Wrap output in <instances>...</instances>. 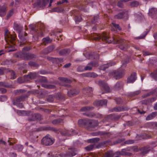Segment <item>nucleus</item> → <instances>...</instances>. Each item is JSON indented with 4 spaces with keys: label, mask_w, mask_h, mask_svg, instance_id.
I'll return each instance as SVG.
<instances>
[{
    "label": "nucleus",
    "mask_w": 157,
    "mask_h": 157,
    "mask_svg": "<svg viewBox=\"0 0 157 157\" xmlns=\"http://www.w3.org/2000/svg\"><path fill=\"white\" fill-rule=\"evenodd\" d=\"M90 36V39L93 40L97 41L101 39L102 41L109 44L112 42L114 44H121L118 45L119 48L123 50H126L127 49V47L123 43V40L117 36L111 38L105 33H103L101 35L96 33L91 34Z\"/></svg>",
    "instance_id": "1"
},
{
    "label": "nucleus",
    "mask_w": 157,
    "mask_h": 157,
    "mask_svg": "<svg viewBox=\"0 0 157 157\" xmlns=\"http://www.w3.org/2000/svg\"><path fill=\"white\" fill-rule=\"evenodd\" d=\"M78 123L89 130H91L92 128H94L98 125L96 121L89 119L84 120L80 119L78 121Z\"/></svg>",
    "instance_id": "2"
},
{
    "label": "nucleus",
    "mask_w": 157,
    "mask_h": 157,
    "mask_svg": "<svg viewBox=\"0 0 157 157\" xmlns=\"http://www.w3.org/2000/svg\"><path fill=\"white\" fill-rule=\"evenodd\" d=\"M124 70L121 68H119L117 70H114L109 74V76H113V78L116 79H119L121 78L124 75Z\"/></svg>",
    "instance_id": "3"
},
{
    "label": "nucleus",
    "mask_w": 157,
    "mask_h": 157,
    "mask_svg": "<svg viewBox=\"0 0 157 157\" xmlns=\"http://www.w3.org/2000/svg\"><path fill=\"white\" fill-rule=\"evenodd\" d=\"M18 56L22 59L27 60H29L36 58V56L33 54L25 53L22 50V52L20 53Z\"/></svg>",
    "instance_id": "4"
},
{
    "label": "nucleus",
    "mask_w": 157,
    "mask_h": 157,
    "mask_svg": "<svg viewBox=\"0 0 157 157\" xmlns=\"http://www.w3.org/2000/svg\"><path fill=\"white\" fill-rule=\"evenodd\" d=\"M55 141V139L51 138L49 135H47L42 139L41 143L45 146H50L54 143Z\"/></svg>",
    "instance_id": "5"
},
{
    "label": "nucleus",
    "mask_w": 157,
    "mask_h": 157,
    "mask_svg": "<svg viewBox=\"0 0 157 157\" xmlns=\"http://www.w3.org/2000/svg\"><path fill=\"white\" fill-rule=\"evenodd\" d=\"M5 36L6 41L8 40L12 42L13 41L15 40L16 36L15 34L13 35L10 34L9 30L6 29L5 31Z\"/></svg>",
    "instance_id": "6"
},
{
    "label": "nucleus",
    "mask_w": 157,
    "mask_h": 157,
    "mask_svg": "<svg viewBox=\"0 0 157 157\" xmlns=\"http://www.w3.org/2000/svg\"><path fill=\"white\" fill-rule=\"evenodd\" d=\"M49 0H37L36 2L34 4V6L35 7H45L47 5Z\"/></svg>",
    "instance_id": "7"
},
{
    "label": "nucleus",
    "mask_w": 157,
    "mask_h": 157,
    "mask_svg": "<svg viewBox=\"0 0 157 157\" xmlns=\"http://www.w3.org/2000/svg\"><path fill=\"white\" fill-rule=\"evenodd\" d=\"M69 151L66 152L65 154H63L62 156L72 157L76 154V150L75 148H69Z\"/></svg>",
    "instance_id": "8"
},
{
    "label": "nucleus",
    "mask_w": 157,
    "mask_h": 157,
    "mask_svg": "<svg viewBox=\"0 0 157 157\" xmlns=\"http://www.w3.org/2000/svg\"><path fill=\"white\" fill-rule=\"evenodd\" d=\"M79 90L78 88H72L68 90L67 94L68 96L71 97L78 94Z\"/></svg>",
    "instance_id": "9"
},
{
    "label": "nucleus",
    "mask_w": 157,
    "mask_h": 157,
    "mask_svg": "<svg viewBox=\"0 0 157 157\" xmlns=\"http://www.w3.org/2000/svg\"><path fill=\"white\" fill-rule=\"evenodd\" d=\"M27 34L25 32L24 35L19 34V37L20 39V40L21 44H20V46H21L25 44V43L26 42V40L27 39Z\"/></svg>",
    "instance_id": "10"
},
{
    "label": "nucleus",
    "mask_w": 157,
    "mask_h": 157,
    "mask_svg": "<svg viewBox=\"0 0 157 157\" xmlns=\"http://www.w3.org/2000/svg\"><path fill=\"white\" fill-rule=\"evenodd\" d=\"M127 13L125 10H124L122 12L119 13L114 16L115 19H122L127 16Z\"/></svg>",
    "instance_id": "11"
},
{
    "label": "nucleus",
    "mask_w": 157,
    "mask_h": 157,
    "mask_svg": "<svg viewBox=\"0 0 157 157\" xmlns=\"http://www.w3.org/2000/svg\"><path fill=\"white\" fill-rule=\"evenodd\" d=\"M98 84L105 91L107 92L109 91L110 88L105 82L102 80H100L99 81Z\"/></svg>",
    "instance_id": "12"
},
{
    "label": "nucleus",
    "mask_w": 157,
    "mask_h": 157,
    "mask_svg": "<svg viewBox=\"0 0 157 157\" xmlns=\"http://www.w3.org/2000/svg\"><path fill=\"white\" fill-rule=\"evenodd\" d=\"M98 66V62H92L89 63L84 68V70H91L93 67H97Z\"/></svg>",
    "instance_id": "13"
},
{
    "label": "nucleus",
    "mask_w": 157,
    "mask_h": 157,
    "mask_svg": "<svg viewBox=\"0 0 157 157\" xmlns=\"http://www.w3.org/2000/svg\"><path fill=\"white\" fill-rule=\"evenodd\" d=\"M107 101L106 100H103L95 101L93 103V105L95 106H103L106 105Z\"/></svg>",
    "instance_id": "14"
},
{
    "label": "nucleus",
    "mask_w": 157,
    "mask_h": 157,
    "mask_svg": "<svg viewBox=\"0 0 157 157\" xmlns=\"http://www.w3.org/2000/svg\"><path fill=\"white\" fill-rule=\"evenodd\" d=\"M136 73L135 72L132 73L131 75L127 79V83H133L136 79Z\"/></svg>",
    "instance_id": "15"
},
{
    "label": "nucleus",
    "mask_w": 157,
    "mask_h": 157,
    "mask_svg": "<svg viewBox=\"0 0 157 157\" xmlns=\"http://www.w3.org/2000/svg\"><path fill=\"white\" fill-rule=\"evenodd\" d=\"M30 29L31 30L33 31L34 33H38V34H37V36H33V37L35 38V39H34V41H37L38 39V36H40V34H39V32H37L36 31L37 29H36V27L35 25H30L29 26Z\"/></svg>",
    "instance_id": "16"
},
{
    "label": "nucleus",
    "mask_w": 157,
    "mask_h": 157,
    "mask_svg": "<svg viewBox=\"0 0 157 157\" xmlns=\"http://www.w3.org/2000/svg\"><path fill=\"white\" fill-rule=\"evenodd\" d=\"M55 47L54 46H50L47 48L44 49L41 52V53L43 54H47L52 52L54 49Z\"/></svg>",
    "instance_id": "17"
},
{
    "label": "nucleus",
    "mask_w": 157,
    "mask_h": 157,
    "mask_svg": "<svg viewBox=\"0 0 157 157\" xmlns=\"http://www.w3.org/2000/svg\"><path fill=\"white\" fill-rule=\"evenodd\" d=\"M28 96L26 94H24L18 96L16 98L15 101L17 102H19L24 101L25 99L27 98Z\"/></svg>",
    "instance_id": "18"
},
{
    "label": "nucleus",
    "mask_w": 157,
    "mask_h": 157,
    "mask_svg": "<svg viewBox=\"0 0 157 157\" xmlns=\"http://www.w3.org/2000/svg\"><path fill=\"white\" fill-rule=\"evenodd\" d=\"M13 28L19 34L20 33L22 29V27L20 25L16 23H14Z\"/></svg>",
    "instance_id": "19"
},
{
    "label": "nucleus",
    "mask_w": 157,
    "mask_h": 157,
    "mask_svg": "<svg viewBox=\"0 0 157 157\" xmlns=\"http://www.w3.org/2000/svg\"><path fill=\"white\" fill-rule=\"evenodd\" d=\"M121 116L116 115L113 114H110L107 116V118L113 120H117L121 117Z\"/></svg>",
    "instance_id": "20"
},
{
    "label": "nucleus",
    "mask_w": 157,
    "mask_h": 157,
    "mask_svg": "<svg viewBox=\"0 0 157 157\" xmlns=\"http://www.w3.org/2000/svg\"><path fill=\"white\" fill-rule=\"evenodd\" d=\"M157 115V112H155L152 113L148 115L146 117V120L149 121L153 119Z\"/></svg>",
    "instance_id": "21"
},
{
    "label": "nucleus",
    "mask_w": 157,
    "mask_h": 157,
    "mask_svg": "<svg viewBox=\"0 0 157 157\" xmlns=\"http://www.w3.org/2000/svg\"><path fill=\"white\" fill-rule=\"evenodd\" d=\"M14 41H13L12 42H11V41H10L12 44V45L9 44L7 46L8 48V52H13L16 51V49H15V47L14 46Z\"/></svg>",
    "instance_id": "22"
},
{
    "label": "nucleus",
    "mask_w": 157,
    "mask_h": 157,
    "mask_svg": "<svg viewBox=\"0 0 157 157\" xmlns=\"http://www.w3.org/2000/svg\"><path fill=\"white\" fill-rule=\"evenodd\" d=\"M94 108V107L93 106H84L81 108L80 109V111L81 112H86L92 110Z\"/></svg>",
    "instance_id": "23"
},
{
    "label": "nucleus",
    "mask_w": 157,
    "mask_h": 157,
    "mask_svg": "<svg viewBox=\"0 0 157 157\" xmlns=\"http://www.w3.org/2000/svg\"><path fill=\"white\" fill-rule=\"evenodd\" d=\"M70 52V50L68 49H64L60 50L59 54L61 56H63Z\"/></svg>",
    "instance_id": "24"
},
{
    "label": "nucleus",
    "mask_w": 157,
    "mask_h": 157,
    "mask_svg": "<svg viewBox=\"0 0 157 157\" xmlns=\"http://www.w3.org/2000/svg\"><path fill=\"white\" fill-rule=\"evenodd\" d=\"M114 154L112 151H107L103 155V157H113Z\"/></svg>",
    "instance_id": "25"
},
{
    "label": "nucleus",
    "mask_w": 157,
    "mask_h": 157,
    "mask_svg": "<svg viewBox=\"0 0 157 157\" xmlns=\"http://www.w3.org/2000/svg\"><path fill=\"white\" fill-rule=\"evenodd\" d=\"M6 7L5 6H3L1 7L0 10V16L3 17L6 14Z\"/></svg>",
    "instance_id": "26"
},
{
    "label": "nucleus",
    "mask_w": 157,
    "mask_h": 157,
    "mask_svg": "<svg viewBox=\"0 0 157 157\" xmlns=\"http://www.w3.org/2000/svg\"><path fill=\"white\" fill-rule=\"evenodd\" d=\"M149 15L151 16H154L157 14V9L152 8L150 9L149 12Z\"/></svg>",
    "instance_id": "27"
},
{
    "label": "nucleus",
    "mask_w": 157,
    "mask_h": 157,
    "mask_svg": "<svg viewBox=\"0 0 157 157\" xmlns=\"http://www.w3.org/2000/svg\"><path fill=\"white\" fill-rule=\"evenodd\" d=\"M58 79L62 82H64L66 83H70L72 82L71 80L64 77H59Z\"/></svg>",
    "instance_id": "28"
},
{
    "label": "nucleus",
    "mask_w": 157,
    "mask_h": 157,
    "mask_svg": "<svg viewBox=\"0 0 157 157\" xmlns=\"http://www.w3.org/2000/svg\"><path fill=\"white\" fill-rule=\"evenodd\" d=\"M26 90L24 89H19L15 90L14 93L16 95H19L21 94L25 93Z\"/></svg>",
    "instance_id": "29"
},
{
    "label": "nucleus",
    "mask_w": 157,
    "mask_h": 157,
    "mask_svg": "<svg viewBox=\"0 0 157 157\" xmlns=\"http://www.w3.org/2000/svg\"><path fill=\"white\" fill-rule=\"evenodd\" d=\"M123 86V83L121 82H119L116 83L115 87L114 89L115 90H118L122 88Z\"/></svg>",
    "instance_id": "30"
},
{
    "label": "nucleus",
    "mask_w": 157,
    "mask_h": 157,
    "mask_svg": "<svg viewBox=\"0 0 157 157\" xmlns=\"http://www.w3.org/2000/svg\"><path fill=\"white\" fill-rule=\"evenodd\" d=\"M63 123V120L60 118L55 119L52 121V123L53 124H57Z\"/></svg>",
    "instance_id": "31"
},
{
    "label": "nucleus",
    "mask_w": 157,
    "mask_h": 157,
    "mask_svg": "<svg viewBox=\"0 0 157 157\" xmlns=\"http://www.w3.org/2000/svg\"><path fill=\"white\" fill-rule=\"evenodd\" d=\"M84 92H86V93H88L89 96H91L92 95L93 90L91 87H87L84 90Z\"/></svg>",
    "instance_id": "32"
},
{
    "label": "nucleus",
    "mask_w": 157,
    "mask_h": 157,
    "mask_svg": "<svg viewBox=\"0 0 157 157\" xmlns=\"http://www.w3.org/2000/svg\"><path fill=\"white\" fill-rule=\"evenodd\" d=\"M150 75L155 80L157 81V70H154L151 72Z\"/></svg>",
    "instance_id": "33"
},
{
    "label": "nucleus",
    "mask_w": 157,
    "mask_h": 157,
    "mask_svg": "<svg viewBox=\"0 0 157 157\" xmlns=\"http://www.w3.org/2000/svg\"><path fill=\"white\" fill-rule=\"evenodd\" d=\"M121 155H122L124 156H131L132 155V153L130 152H127L126 151V150L125 149H123L121 151Z\"/></svg>",
    "instance_id": "34"
},
{
    "label": "nucleus",
    "mask_w": 157,
    "mask_h": 157,
    "mask_svg": "<svg viewBox=\"0 0 157 157\" xmlns=\"http://www.w3.org/2000/svg\"><path fill=\"white\" fill-rule=\"evenodd\" d=\"M43 44L45 45H46L47 44L51 43L52 42V40H50L48 37L43 38Z\"/></svg>",
    "instance_id": "35"
},
{
    "label": "nucleus",
    "mask_w": 157,
    "mask_h": 157,
    "mask_svg": "<svg viewBox=\"0 0 157 157\" xmlns=\"http://www.w3.org/2000/svg\"><path fill=\"white\" fill-rule=\"evenodd\" d=\"M100 140V138H93L87 140L88 143H95L98 142Z\"/></svg>",
    "instance_id": "36"
},
{
    "label": "nucleus",
    "mask_w": 157,
    "mask_h": 157,
    "mask_svg": "<svg viewBox=\"0 0 157 157\" xmlns=\"http://www.w3.org/2000/svg\"><path fill=\"white\" fill-rule=\"evenodd\" d=\"M42 86L47 89H53L56 88V86L54 85L50 84H42Z\"/></svg>",
    "instance_id": "37"
},
{
    "label": "nucleus",
    "mask_w": 157,
    "mask_h": 157,
    "mask_svg": "<svg viewBox=\"0 0 157 157\" xmlns=\"http://www.w3.org/2000/svg\"><path fill=\"white\" fill-rule=\"evenodd\" d=\"M0 86H3L7 88L11 87L12 86L9 85L8 84L5 82H0Z\"/></svg>",
    "instance_id": "38"
},
{
    "label": "nucleus",
    "mask_w": 157,
    "mask_h": 157,
    "mask_svg": "<svg viewBox=\"0 0 157 157\" xmlns=\"http://www.w3.org/2000/svg\"><path fill=\"white\" fill-rule=\"evenodd\" d=\"M36 116L35 113H32L31 116L29 117L28 120L29 121L36 120Z\"/></svg>",
    "instance_id": "39"
},
{
    "label": "nucleus",
    "mask_w": 157,
    "mask_h": 157,
    "mask_svg": "<svg viewBox=\"0 0 157 157\" xmlns=\"http://www.w3.org/2000/svg\"><path fill=\"white\" fill-rule=\"evenodd\" d=\"M110 111L111 112H121V106H118L117 107H114L110 110Z\"/></svg>",
    "instance_id": "40"
},
{
    "label": "nucleus",
    "mask_w": 157,
    "mask_h": 157,
    "mask_svg": "<svg viewBox=\"0 0 157 157\" xmlns=\"http://www.w3.org/2000/svg\"><path fill=\"white\" fill-rule=\"evenodd\" d=\"M46 130L52 131L56 133H59V130H57L56 128L51 127L47 128Z\"/></svg>",
    "instance_id": "41"
},
{
    "label": "nucleus",
    "mask_w": 157,
    "mask_h": 157,
    "mask_svg": "<svg viewBox=\"0 0 157 157\" xmlns=\"http://www.w3.org/2000/svg\"><path fill=\"white\" fill-rule=\"evenodd\" d=\"M130 6L132 7H136L139 5V2L137 1H134L130 2Z\"/></svg>",
    "instance_id": "42"
},
{
    "label": "nucleus",
    "mask_w": 157,
    "mask_h": 157,
    "mask_svg": "<svg viewBox=\"0 0 157 157\" xmlns=\"http://www.w3.org/2000/svg\"><path fill=\"white\" fill-rule=\"evenodd\" d=\"M28 64L31 67H38L39 66V65L37 63L33 61L29 62Z\"/></svg>",
    "instance_id": "43"
},
{
    "label": "nucleus",
    "mask_w": 157,
    "mask_h": 157,
    "mask_svg": "<svg viewBox=\"0 0 157 157\" xmlns=\"http://www.w3.org/2000/svg\"><path fill=\"white\" fill-rule=\"evenodd\" d=\"M59 132H60L61 134L63 136H70L69 132L68 130H65L62 131L59 130Z\"/></svg>",
    "instance_id": "44"
},
{
    "label": "nucleus",
    "mask_w": 157,
    "mask_h": 157,
    "mask_svg": "<svg viewBox=\"0 0 157 157\" xmlns=\"http://www.w3.org/2000/svg\"><path fill=\"white\" fill-rule=\"evenodd\" d=\"M94 147V145L93 144L90 145L85 147L86 150L87 151H90L92 150Z\"/></svg>",
    "instance_id": "45"
},
{
    "label": "nucleus",
    "mask_w": 157,
    "mask_h": 157,
    "mask_svg": "<svg viewBox=\"0 0 157 157\" xmlns=\"http://www.w3.org/2000/svg\"><path fill=\"white\" fill-rule=\"evenodd\" d=\"M141 93V91L140 90H137L133 92L132 93L130 94L131 96H134L138 95Z\"/></svg>",
    "instance_id": "46"
},
{
    "label": "nucleus",
    "mask_w": 157,
    "mask_h": 157,
    "mask_svg": "<svg viewBox=\"0 0 157 157\" xmlns=\"http://www.w3.org/2000/svg\"><path fill=\"white\" fill-rule=\"evenodd\" d=\"M83 114L90 117H94V113L93 112L86 113H83Z\"/></svg>",
    "instance_id": "47"
},
{
    "label": "nucleus",
    "mask_w": 157,
    "mask_h": 157,
    "mask_svg": "<svg viewBox=\"0 0 157 157\" xmlns=\"http://www.w3.org/2000/svg\"><path fill=\"white\" fill-rule=\"evenodd\" d=\"M15 148L17 150H18L19 151H21L23 148V147L21 145H16L15 146Z\"/></svg>",
    "instance_id": "48"
},
{
    "label": "nucleus",
    "mask_w": 157,
    "mask_h": 157,
    "mask_svg": "<svg viewBox=\"0 0 157 157\" xmlns=\"http://www.w3.org/2000/svg\"><path fill=\"white\" fill-rule=\"evenodd\" d=\"M121 107V111H128L129 109V108L127 105H123Z\"/></svg>",
    "instance_id": "49"
},
{
    "label": "nucleus",
    "mask_w": 157,
    "mask_h": 157,
    "mask_svg": "<svg viewBox=\"0 0 157 157\" xmlns=\"http://www.w3.org/2000/svg\"><path fill=\"white\" fill-rule=\"evenodd\" d=\"M94 117L96 118H102L103 116L102 114L99 113H94Z\"/></svg>",
    "instance_id": "50"
},
{
    "label": "nucleus",
    "mask_w": 157,
    "mask_h": 157,
    "mask_svg": "<svg viewBox=\"0 0 157 157\" xmlns=\"http://www.w3.org/2000/svg\"><path fill=\"white\" fill-rule=\"evenodd\" d=\"M39 81L41 83H44L46 82H47V80L46 79V78L45 77H41L39 79Z\"/></svg>",
    "instance_id": "51"
},
{
    "label": "nucleus",
    "mask_w": 157,
    "mask_h": 157,
    "mask_svg": "<svg viewBox=\"0 0 157 157\" xmlns=\"http://www.w3.org/2000/svg\"><path fill=\"white\" fill-rule=\"evenodd\" d=\"M117 104H120L122 103L123 101L122 99L120 98H116L115 99Z\"/></svg>",
    "instance_id": "52"
},
{
    "label": "nucleus",
    "mask_w": 157,
    "mask_h": 157,
    "mask_svg": "<svg viewBox=\"0 0 157 157\" xmlns=\"http://www.w3.org/2000/svg\"><path fill=\"white\" fill-rule=\"evenodd\" d=\"M112 24L113 27L119 30H121V29L119 25L118 24H116L114 23H112Z\"/></svg>",
    "instance_id": "53"
},
{
    "label": "nucleus",
    "mask_w": 157,
    "mask_h": 157,
    "mask_svg": "<svg viewBox=\"0 0 157 157\" xmlns=\"http://www.w3.org/2000/svg\"><path fill=\"white\" fill-rule=\"evenodd\" d=\"M36 120H41L42 119L41 115L39 113H35Z\"/></svg>",
    "instance_id": "54"
},
{
    "label": "nucleus",
    "mask_w": 157,
    "mask_h": 157,
    "mask_svg": "<svg viewBox=\"0 0 157 157\" xmlns=\"http://www.w3.org/2000/svg\"><path fill=\"white\" fill-rule=\"evenodd\" d=\"M7 99V97L6 95H3L0 97V101H4Z\"/></svg>",
    "instance_id": "55"
},
{
    "label": "nucleus",
    "mask_w": 157,
    "mask_h": 157,
    "mask_svg": "<svg viewBox=\"0 0 157 157\" xmlns=\"http://www.w3.org/2000/svg\"><path fill=\"white\" fill-rule=\"evenodd\" d=\"M10 75L11 76V78L13 79H14L15 77H16L15 76V73L14 71L12 70H11L10 71Z\"/></svg>",
    "instance_id": "56"
},
{
    "label": "nucleus",
    "mask_w": 157,
    "mask_h": 157,
    "mask_svg": "<svg viewBox=\"0 0 157 157\" xmlns=\"http://www.w3.org/2000/svg\"><path fill=\"white\" fill-rule=\"evenodd\" d=\"M29 75L31 79L34 78L36 76V73H30Z\"/></svg>",
    "instance_id": "57"
},
{
    "label": "nucleus",
    "mask_w": 157,
    "mask_h": 157,
    "mask_svg": "<svg viewBox=\"0 0 157 157\" xmlns=\"http://www.w3.org/2000/svg\"><path fill=\"white\" fill-rule=\"evenodd\" d=\"M149 102V100H148L147 99H145V100L141 101H140V103L142 104H143V105L144 104V105H146Z\"/></svg>",
    "instance_id": "58"
},
{
    "label": "nucleus",
    "mask_w": 157,
    "mask_h": 157,
    "mask_svg": "<svg viewBox=\"0 0 157 157\" xmlns=\"http://www.w3.org/2000/svg\"><path fill=\"white\" fill-rule=\"evenodd\" d=\"M124 2L122 0H120L117 3V6L118 7L122 8L123 6V5L122 3V2Z\"/></svg>",
    "instance_id": "59"
},
{
    "label": "nucleus",
    "mask_w": 157,
    "mask_h": 157,
    "mask_svg": "<svg viewBox=\"0 0 157 157\" xmlns=\"http://www.w3.org/2000/svg\"><path fill=\"white\" fill-rule=\"evenodd\" d=\"M47 100L49 102H53L54 100L53 96L52 95L49 96L47 99Z\"/></svg>",
    "instance_id": "60"
},
{
    "label": "nucleus",
    "mask_w": 157,
    "mask_h": 157,
    "mask_svg": "<svg viewBox=\"0 0 157 157\" xmlns=\"http://www.w3.org/2000/svg\"><path fill=\"white\" fill-rule=\"evenodd\" d=\"M134 143V141L132 140H128L124 142L125 144H132Z\"/></svg>",
    "instance_id": "61"
},
{
    "label": "nucleus",
    "mask_w": 157,
    "mask_h": 157,
    "mask_svg": "<svg viewBox=\"0 0 157 157\" xmlns=\"http://www.w3.org/2000/svg\"><path fill=\"white\" fill-rule=\"evenodd\" d=\"M7 92V90L5 88H0V92L2 94H5Z\"/></svg>",
    "instance_id": "62"
},
{
    "label": "nucleus",
    "mask_w": 157,
    "mask_h": 157,
    "mask_svg": "<svg viewBox=\"0 0 157 157\" xmlns=\"http://www.w3.org/2000/svg\"><path fill=\"white\" fill-rule=\"evenodd\" d=\"M150 93H151V95L153 94H157V88L152 90Z\"/></svg>",
    "instance_id": "63"
},
{
    "label": "nucleus",
    "mask_w": 157,
    "mask_h": 157,
    "mask_svg": "<svg viewBox=\"0 0 157 157\" xmlns=\"http://www.w3.org/2000/svg\"><path fill=\"white\" fill-rule=\"evenodd\" d=\"M26 111L22 110H17V113L19 115H22Z\"/></svg>",
    "instance_id": "64"
}]
</instances>
